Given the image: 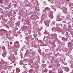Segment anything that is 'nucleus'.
Wrapping results in <instances>:
<instances>
[{
    "label": "nucleus",
    "instance_id": "f257e3e1",
    "mask_svg": "<svg viewBox=\"0 0 73 73\" xmlns=\"http://www.w3.org/2000/svg\"><path fill=\"white\" fill-rule=\"evenodd\" d=\"M14 46H15L16 48H19V43L18 42L16 41L15 42L14 44Z\"/></svg>",
    "mask_w": 73,
    "mask_h": 73
},
{
    "label": "nucleus",
    "instance_id": "f03ea898",
    "mask_svg": "<svg viewBox=\"0 0 73 73\" xmlns=\"http://www.w3.org/2000/svg\"><path fill=\"white\" fill-rule=\"evenodd\" d=\"M45 23V25L47 27H49V21H47L46 23Z\"/></svg>",
    "mask_w": 73,
    "mask_h": 73
},
{
    "label": "nucleus",
    "instance_id": "7ed1b4c3",
    "mask_svg": "<svg viewBox=\"0 0 73 73\" xmlns=\"http://www.w3.org/2000/svg\"><path fill=\"white\" fill-rule=\"evenodd\" d=\"M6 54H7L6 52H3L2 54V56L3 57H5V56H6Z\"/></svg>",
    "mask_w": 73,
    "mask_h": 73
},
{
    "label": "nucleus",
    "instance_id": "20e7f679",
    "mask_svg": "<svg viewBox=\"0 0 73 73\" xmlns=\"http://www.w3.org/2000/svg\"><path fill=\"white\" fill-rule=\"evenodd\" d=\"M64 69H65V70L66 72H68L69 70V69L68 67H65L64 68Z\"/></svg>",
    "mask_w": 73,
    "mask_h": 73
},
{
    "label": "nucleus",
    "instance_id": "39448f33",
    "mask_svg": "<svg viewBox=\"0 0 73 73\" xmlns=\"http://www.w3.org/2000/svg\"><path fill=\"white\" fill-rule=\"evenodd\" d=\"M11 61L13 63H15V59L13 58H11Z\"/></svg>",
    "mask_w": 73,
    "mask_h": 73
},
{
    "label": "nucleus",
    "instance_id": "423d86ee",
    "mask_svg": "<svg viewBox=\"0 0 73 73\" xmlns=\"http://www.w3.org/2000/svg\"><path fill=\"white\" fill-rule=\"evenodd\" d=\"M16 72H20V70L19 68H17L16 69Z\"/></svg>",
    "mask_w": 73,
    "mask_h": 73
},
{
    "label": "nucleus",
    "instance_id": "0eeeda50",
    "mask_svg": "<svg viewBox=\"0 0 73 73\" xmlns=\"http://www.w3.org/2000/svg\"><path fill=\"white\" fill-rule=\"evenodd\" d=\"M58 72L59 73H62V71L61 70V69L60 68L58 69Z\"/></svg>",
    "mask_w": 73,
    "mask_h": 73
},
{
    "label": "nucleus",
    "instance_id": "6e6552de",
    "mask_svg": "<svg viewBox=\"0 0 73 73\" xmlns=\"http://www.w3.org/2000/svg\"><path fill=\"white\" fill-rule=\"evenodd\" d=\"M50 17L51 19H53V16L52 15V13H51V14L50 13Z\"/></svg>",
    "mask_w": 73,
    "mask_h": 73
},
{
    "label": "nucleus",
    "instance_id": "1a4fd4ad",
    "mask_svg": "<svg viewBox=\"0 0 73 73\" xmlns=\"http://www.w3.org/2000/svg\"><path fill=\"white\" fill-rule=\"evenodd\" d=\"M64 9H65L66 10H64L63 11V12H64V13H65V12H67V11H66V8L65 7H64Z\"/></svg>",
    "mask_w": 73,
    "mask_h": 73
},
{
    "label": "nucleus",
    "instance_id": "9d476101",
    "mask_svg": "<svg viewBox=\"0 0 73 73\" xmlns=\"http://www.w3.org/2000/svg\"><path fill=\"white\" fill-rule=\"evenodd\" d=\"M2 49L4 51H5V48L4 46H2Z\"/></svg>",
    "mask_w": 73,
    "mask_h": 73
},
{
    "label": "nucleus",
    "instance_id": "9b49d317",
    "mask_svg": "<svg viewBox=\"0 0 73 73\" xmlns=\"http://www.w3.org/2000/svg\"><path fill=\"white\" fill-rule=\"evenodd\" d=\"M45 10H50V9L48 7H46L45 8Z\"/></svg>",
    "mask_w": 73,
    "mask_h": 73
},
{
    "label": "nucleus",
    "instance_id": "f8f14e48",
    "mask_svg": "<svg viewBox=\"0 0 73 73\" xmlns=\"http://www.w3.org/2000/svg\"><path fill=\"white\" fill-rule=\"evenodd\" d=\"M45 52H49V49H47V50H45Z\"/></svg>",
    "mask_w": 73,
    "mask_h": 73
},
{
    "label": "nucleus",
    "instance_id": "ddd939ff",
    "mask_svg": "<svg viewBox=\"0 0 73 73\" xmlns=\"http://www.w3.org/2000/svg\"><path fill=\"white\" fill-rule=\"evenodd\" d=\"M68 46H70V45L71 44V42H70L69 43H68Z\"/></svg>",
    "mask_w": 73,
    "mask_h": 73
},
{
    "label": "nucleus",
    "instance_id": "4468645a",
    "mask_svg": "<svg viewBox=\"0 0 73 73\" xmlns=\"http://www.w3.org/2000/svg\"><path fill=\"white\" fill-rule=\"evenodd\" d=\"M1 30L2 31H4L5 32H7V31L4 30L3 29Z\"/></svg>",
    "mask_w": 73,
    "mask_h": 73
},
{
    "label": "nucleus",
    "instance_id": "2eb2a0df",
    "mask_svg": "<svg viewBox=\"0 0 73 73\" xmlns=\"http://www.w3.org/2000/svg\"><path fill=\"white\" fill-rule=\"evenodd\" d=\"M20 65H23V63H20Z\"/></svg>",
    "mask_w": 73,
    "mask_h": 73
},
{
    "label": "nucleus",
    "instance_id": "dca6fc26",
    "mask_svg": "<svg viewBox=\"0 0 73 73\" xmlns=\"http://www.w3.org/2000/svg\"><path fill=\"white\" fill-rule=\"evenodd\" d=\"M10 44H11H11H12V42H10Z\"/></svg>",
    "mask_w": 73,
    "mask_h": 73
},
{
    "label": "nucleus",
    "instance_id": "f3484780",
    "mask_svg": "<svg viewBox=\"0 0 73 73\" xmlns=\"http://www.w3.org/2000/svg\"><path fill=\"white\" fill-rule=\"evenodd\" d=\"M54 11H56V9H54Z\"/></svg>",
    "mask_w": 73,
    "mask_h": 73
},
{
    "label": "nucleus",
    "instance_id": "a211bd4d",
    "mask_svg": "<svg viewBox=\"0 0 73 73\" xmlns=\"http://www.w3.org/2000/svg\"><path fill=\"white\" fill-rule=\"evenodd\" d=\"M67 1H69V0H66Z\"/></svg>",
    "mask_w": 73,
    "mask_h": 73
},
{
    "label": "nucleus",
    "instance_id": "6ab92c4d",
    "mask_svg": "<svg viewBox=\"0 0 73 73\" xmlns=\"http://www.w3.org/2000/svg\"><path fill=\"white\" fill-rule=\"evenodd\" d=\"M57 21H60V20H57Z\"/></svg>",
    "mask_w": 73,
    "mask_h": 73
},
{
    "label": "nucleus",
    "instance_id": "aec40b11",
    "mask_svg": "<svg viewBox=\"0 0 73 73\" xmlns=\"http://www.w3.org/2000/svg\"><path fill=\"white\" fill-rule=\"evenodd\" d=\"M31 72V70H30L29 71V72Z\"/></svg>",
    "mask_w": 73,
    "mask_h": 73
},
{
    "label": "nucleus",
    "instance_id": "412c9836",
    "mask_svg": "<svg viewBox=\"0 0 73 73\" xmlns=\"http://www.w3.org/2000/svg\"><path fill=\"white\" fill-rule=\"evenodd\" d=\"M44 3H45V2H44Z\"/></svg>",
    "mask_w": 73,
    "mask_h": 73
},
{
    "label": "nucleus",
    "instance_id": "4be33fe9",
    "mask_svg": "<svg viewBox=\"0 0 73 73\" xmlns=\"http://www.w3.org/2000/svg\"><path fill=\"white\" fill-rule=\"evenodd\" d=\"M3 43H4V42H3Z\"/></svg>",
    "mask_w": 73,
    "mask_h": 73
},
{
    "label": "nucleus",
    "instance_id": "5701e85b",
    "mask_svg": "<svg viewBox=\"0 0 73 73\" xmlns=\"http://www.w3.org/2000/svg\"><path fill=\"white\" fill-rule=\"evenodd\" d=\"M53 24L54 25V24H54V23H53Z\"/></svg>",
    "mask_w": 73,
    "mask_h": 73
},
{
    "label": "nucleus",
    "instance_id": "b1692460",
    "mask_svg": "<svg viewBox=\"0 0 73 73\" xmlns=\"http://www.w3.org/2000/svg\"><path fill=\"white\" fill-rule=\"evenodd\" d=\"M1 4V2H0Z\"/></svg>",
    "mask_w": 73,
    "mask_h": 73
},
{
    "label": "nucleus",
    "instance_id": "393cba45",
    "mask_svg": "<svg viewBox=\"0 0 73 73\" xmlns=\"http://www.w3.org/2000/svg\"><path fill=\"white\" fill-rule=\"evenodd\" d=\"M0 1H1L0 0Z\"/></svg>",
    "mask_w": 73,
    "mask_h": 73
}]
</instances>
